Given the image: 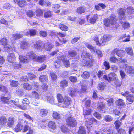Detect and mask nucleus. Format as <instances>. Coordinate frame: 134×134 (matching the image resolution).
Here are the masks:
<instances>
[{
    "instance_id": "obj_1",
    "label": "nucleus",
    "mask_w": 134,
    "mask_h": 134,
    "mask_svg": "<svg viewBox=\"0 0 134 134\" xmlns=\"http://www.w3.org/2000/svg\"><path fill=\"white\" fill-rule=\"evenodd\" d=\"M81 57L83 60V62L84 64L83 65L90 67L92 65L93 63V60L91 55L86 51H83L82 52Z\"/></svg>"
},
{
    "instance_id": "obj_2",
    "label": "nucleus",
    "mask_w": 134,
    "mask_h": 134,
    "mask_svg": "<svg viewBox=\"0 0 134 134\" xmlns=\"http://www.w3.org/2000/svg\"><path fill=\"white\" fill-rule=\"evenodd\" d=\"M111 35H104L100 38L99 41L98 40V37L96 36L94 38V40L96 42V44L99 46L100 45H105L106 42L111 39Z\"/></svg>"
},
{
    "instance_id": "obj_3",
    "label": "nucleus",
    "mask_w": 134,
    "mask_h": 134,
    "mask_svg": "<svg viewBox=\"0 0 134 134\" xmlns=\"http://www.w3.org/2000/svg\"><path fill=\"white\" fill-rule=\"evenodd\" d=\"M11 103H12V105H14L19 108L23 110H26V105L29 103V100L26 98H25L23 100L22 103L24 104H26V105H20L19 104L18 102L15 101H10Z\"/></svg>"
},
{
    "instance_id": "obj_4",
    "label": "nucleus",
    "mask_w": 134,
    "mask_h": 134,
    "mask_svg": "<svg viewBox=\"0 0 134 134\" xmlns=\"http://www.w3.org/2000/svg\"><path fill=\"white\" fill-rule=\"evenodd\" d=\"M116 19L114 16H111L109 19H104V21L105 25L108 27L110 24L112 25H115L116 23Z\"/></svg>"
},
{
    "instance_id": "obj_5",
    "label": "nucleus",
    "mask_w": 134,
    "mask_h": 134,
    "mask_svg": "<svg viewBox=\"0 0 134 134\" xmlns=\"http://www.w3.org/2000/svg\"><path fill=\"white\" fill-rule=\"evenodd\" d=\"M66 122L67 125L71 127H75L77 125L75 119L72 116L68 117L66 119Z\"/></svg>"
},
{
    "instance_id": "obj_6",
    "label": "nucleus",
    "mask_w": 134,
    "mask_h": 134,
    "mask_svg": "<svg viewBox=\"0 0 134 134\" xmlns=\"http://www.w3.org/2000/svg\"><path fill=\"white\" fill-rule=\"evenodd\" d=\"M116 76L115 73L111 72L109 74L108 76L106 75H104L103 78L104 79L108 82L112 81L116 79Z\"/></svg>"
},
{
    "instance_id": "obj_7",
    "label": "nucleus",
    "mask_w": 134,
    "mask_h": 134,
    "mask_svg": "<svg viewBox=\"0 0 134 134\" xmlns=\"http://www.w3.org/2000/svg\"><path fill=\"white\" fill-rule=\"evenodd\" d=\"M111 53L114 54L116 53L118 56L122 57L125 55V52L123 50H119L118 48H116L112 51Z\"/></svg>"
},
{
    "instance_id": "obj_8",
    "label": "nucleus",
    "mask_w": 134,
    "mask_h": 134,
    "mask_svg": "<svg viewBox=\"0 0 134 134\" xmlns=\"http://www.w3.org/2000/svg\"><path fill=\"white\" fill-rule=\"evenodd\" d=\"M44 96L45 97V100H46L48 102L52 104L54 103V98L50 93H49L47 94H45Z\"/></svg>"
},
{
    "instance_id": "obj_9",
    "label": "nucleus",
    "mask_w": 134,
    "mask_h": 134,
    "mask_svg": "<svg viewBox=\"0 0 134 134\" xmlns=\"http://www.w3.org/2000/svg\"><path fill=\"white\" fill-rule=\"evenodd\" d=\"M71 99L70 97L66 96L65 97L64 100L62 103V104H64L62 107H66V106L69 105L70 104Z\"/></svg>"
},
{
    "instance_id": "obj_10",
    "label": "nucleus",
    "mask_w": 134,
    "mask_h": 134,
    "mask_svg": "<svg viewBox=\"0 0 134 134\" xmlns=\"http://www.w3.org/2000/svg\"><path fill=\"white\" fill-rule=\"evenodd\" d=\"M44 43L42 42H37L34 45L35 47L38 51H42L44 48Z\"/></svg>"
},
{
    "instance_id": "obj_11",
    "label": "nucleus",
    "mask_w": 134,
    "mask_h": 134,
    "mask_svg": "<svg viewBox=\"0 0 134 134\" xmlns=\"http://www.w3.org/2000/svg\"><path fill=\"white\" fill-rule=\"evenodd\" d=\"M38 34V32L35 29H31L26 32L25 34L27 36H34Z\"/></svg>"
},
{
    "instance_id": "obj_12",
    "label": "nucleus",
    "mask_w": 134,
    "mask_h": 134,
    "mask_svg": "<svg viewBox=\"0 0 134 134\" xmlns=\"http://www.w3.org/2000/svg\"><path fill=\"white\" fill-rule=\"evenodd\" d=\"M117 11L119 13L120 18H123L125 15L126 10L123 8L118 9Z\"/></svg>"
},
{
    "instance_id": "obj_13",
    "label": "nucleus",
    "mask_w": 134,
    "mask_h": 134,
    "mask_svg": "<svg viewBox=\"0 0 134 134\" xmlns=\"http://www.w3.org/2000/svg\"><path fill=\"white\" fill-rule=\"evenodd\" d=\"M125 71L129 74L134 73V68L132 66H127L125 68Z\"/></svg>"
},
{
    "instance_id": "obj_14",
    "label": "nucleus",
    "mask_w": 134,
    "mask_h": 134,
    "mask_svg": "<svg viewBox=\"0 0 134 134\" xmlns=\"http://www.w3.org/2000/svg\"><path fill=\"white\" fill-rule=\"evenodd\" d=\"M99 104L97 108L98 111H101L104 110L105 106V104L104 103L100 102L99 103Z\"/></svg>"
},
{
    "instance_id": "obj_15",
    "label": "nucleus",
    "mask_w": 134,
    "mask_h": 134,
    "mask_svg": "<svg viewBox=\"0 0 134 134\" xmlns=\"http://www.w3.org/2000/svg\"><path fill=\"white\" fill-rule=\"evenodd\" d=\"M15 57L14 54L10 53L8 54V60L11 62L12 63L14 60Z\"/></svg>"
},
{
    "instance_id": "obj_16",
    "label": "nucleus",
    "mask_w": 134,
    "mask_h": 134,
    "mask_svg": "<svg viewBox=\"0 0 134 134\" xmlns=\"http://www.w3.org/2000/svg\"><path fill=\"white\" fill-rule=\"evenodd\" d=\"M70 93L71 96H76L79 94V91L75 89L72 88L70 90Z\"/></svg>"
},
{
    "instance_id": "obj_17",
    "label": "nucleus",
    "mask_w": 134,
    "mask_h": 134,
    "mask_svg": "<svg viewBox=\"0 0 134 134\" xmlns=\"http://www.w3.org/2000/svg\"><path fill=\"white\" fill-rule=\"evenodd\" d=\"M68 55L70 57H73L76 56L77 52L75 50L71 49L68 51Z\"/></svg>"
},
{
    "instance_id": "obj_18",
    "label": "nucleus",
    "mask_w": 134,
    "mask_h": 134,
    "mask_svg": "<svg viewBox=\"0 0 134 134\" xmlns=\"http://www.w3.org/2000/svg\"><path fill=\"white\" fill-rule=\"evenodd\" d=\"M7 122V120L6 117L4 116H0V125H5Z\"/></svg>"
},
{
    "instance_id": "obj_19",
    "label": "nucleus",
    "mask_w": 134,
    "mask_h": 134,
    "mask_svg": "<svg viewBox=\"0 0 134 134\" xmlns=\"http://www.w3.org/2000/svg\"><path fill=\"white\" fill-rule=\"evenodd\" d=\"M46 60V57L45 55H41L40 56H37L36 60L39 62L42 63Z\"/></svg>"
},
{
    "instance_id": "obj_20",
    "label": "nucleus",
    "mask_w": 134,
    "mask_h": 134,
    "mask_svg": "<svg viewBox=\"0 0 134 134\" xmlns=\"http://www.w3.org/2000/svg\"><path fill=\"white\" fill-rule=\"evenodd\" d=\"M19 59L20 61L25 63H27L29 61L27 57L23 55H20L19 56Z\"/></svg>"
},
{
    "instance_id": "obj_21",
    "label": "nucleus",
    "mask_w": 134,
    "mask_h": 134,
    "mask_svg": "<svg viewBox=\"0 0 134 134\" xmlns=\"http://www.w3.org/2000/svg\"><path fill=\"white\" fill-rule=\"evenodd\" d=\"M14 118L13 117H9L7 125L9 127H12L14 124Z\"/></svg>"
},
{
    "instance_id": "obj_22",
    "label": "nucleus",
    "mask_w": 134,
    "mask_h": 134,
    "mask_svg": "<svg viewBox=\"0 0 134 134\" xmlns=\"http://www.w3.org/2000/svg\"><path fill=\"white\" fill-rule=\"evenodd\" d=\"M7 40L5 38H3L0 41V43L4 45H6L5 46L4 48H5L7 47L8 48L10 49L9 46H7Z\"/></svg>"
},
{
    "instance_id": "obj_23",
    "label": "nucleus",
    "mask_w": 134,
    "mask_h": 134,
    "mask_svg": "<svg viewBox=\"0 0 134 134\" xmlns=\"http://www.w3.org/2000/svg\"><path fill=\"white\" fill-rule=\"evenodd\" d=\"M39 80L41 82H47L48 80V76L46 75H41L40 76Z\"/></svg>"
},
{
    "instance_id": "obj_24",
    "label": "nucleus",
    "mask_w": 134,
    "mask_h": 134,
    "mask_svg": "<svg viewBox=\"0 0 134 134\" xmlns=\"http://www.w3.org/2000/svg\"><path fill=\"white\" fill-rule=\"evenodd\" d=\"M125 51L130 56H133L134 53L133 49L131 47H126L125 49Z\"/></svg>"
},
{
    "instance_id": "obj_25",
    "label": "nucleus",
    "mask_w": 134,
    "mask_h": 134,
    "mask_svg": "<svg viewBox=\"0 0 134 134\" xmlns=\"http://www.w3.org/2000/svg\"><path fill=\"white\" fill-rule=\"evenodd\" d=\"M27 55L29 56L30 59H34L36 60L37 56L32 52H29L27 53Z\"/></svg>"
},
{
    "instance_id": "obj_26",
    "label": "nucleus",
    "mask_w": 134,
    "mask_h": 134,
    "mask_svg": "<svg viewBox=\"0 0 134 134\" xmlns=\"http://www.w3.org/2000/svg\"><path fill=\"white\" fill-rule=\"evenodd\" d=\"M86 130L84 127L81 126L79 127L78 134H86Z\"/></svg>"
},
{
    "instance_id": "obj_27",
    "label": "nucleus",
    "mask_w": 134,
    "mask_h": 134,
    "mask_svg": "<svg viewBox=\"0 0 134 134\" xmlns=\"http://www.w3.org/2000/svg\"><path fill=\"white\" fill-rule=\"evenodd\" d=\"M53 45L49 43H46L45 46H44V48L47 51H50L53 47Z\"/></svg>"
},
{
    "instance_id": "obj_28",
    "label": "nucleus",
    "mask_w": 134,
    "mask_h": 134,
    "mask_svg": "<svg viewBox=\"0 0 134 134\" xmlns=\"http://www.w3.org/2000/svg\"><path fill=\"white\" fill-rule=\"evenodd\" d=\"M29 44L27 42L23 41L21 42L20 46L22 49H24L27 48L29 46Z\"/></svg>"
},
{
    "instance_id": "obj_29",
    "label": "nucleus",
    "mask_w": 134,
    "mask_h": 134,
    "mask_svg": "<svg viewBox=\"0 0 134 134\" xmlns=\"http://www.w3.org/2000/svg\"><path fill=\"white\" fill-rule=\"evenodd\" d=\"M86 47L92 53H94L96 51V48L92 45L88 44H86Z\"/></svg>"
},
{
    "instance_id": "obj_30",
    "label": "nucleus",
    "mask_w": 134,
    "mask_h": 134,
    "mask_svg": "<svg viewBox=\"0 0 134 134\" xmlns=\"http://www.w3.org/2000/svg\"><path fill=\"white\" fill-rule=\"evenodd\" d=\"M23 88L26 90H30L32 89L31 86L27 83H24L23 85Z\"/></svg>"
},
{
    "instance_id": "obj_31",
    "label": "nucleus",
    "mask_w": 134,
    "mask_h": 134,
    "mask_svg": "<svg viewBox=\"0 0 134 134\" xmlns=\"http://www.w3.org/2000/svg\"><path fill=\"white\" fill-rule=\"evenodd\" d=\"M68 82L65 80H62L60 82V87H65L68 86Z\"/></svg>"
},
{
    "instance_id": "obj_32",
    "label": "nucleus",
    "mask_w": 134,
    "mask_h": 134,
    "mask_svg": "<svg viewBox=\"0 0 134 134\" xmlns=\"http://www.w3.org/2000/svg\"><path fill=\"white\" fill-rule=\"evenodd\" d=\"M48 126L50 128L53 130L55 129L56 127L55 123L52 121H50L49 122Z\"/></svg>"
},
{
    "instance_id": "obj_33",
    "label": "nucleus",
    "mask_w": 134,
    "mask_h": 134,
    "mask_svg": "<svg viewBox=\"0 0 134 134\" xmlns=\"http://www.w3.org/2000/svg\"><path fill=\"white\" fill-rule=\"evenodd\" d=\"M29 130V132L26 134H32L33 131L32 130L30 129L27 125H26L24 127L23 132H26Z\"/></svg>"
},
{
    "instance_id": "obj_34",
    "label": "nucleus",
    "mask_w": 134,
    "mask_h": 134,
    "mask_svg": "<svg viewBox=\"0 0 134 134\" xmlns=\"http://www.w3.org/2000/svg\"><path fill=\"white\" fill-rule=\"evenodd\" d=\"M97 18V15L95 14L89 19V21L91 24H94L95 23L96 20Z\"/></svg>"
},
{
    "instance_id": "obj_35",
    "label": "nucleus",
    "mask_w": 134,
    "mask_h": 134,
    "mask_svg": "<svg viewBox=\"0 0 134 134\" xmlns=\"http://www.w3.org/2000/svg\"><path fill=\"white\" fill-rule=\"evenodd\" d=\"M116 104L118 106H123L125 104L124 101L121 99H118L116 101Z\"/></svg>"
},
{
    "instance_id": "obj_36",
    "label": "nucleus",
    "mask_w": 134,
    "mask_h": 134,
    "mask_svg": "<svg viewBox=\"0 0 134 134\" xmlns=\"http://www.w3.org/2000/svg\"><path fill=\"white\" fill-rule=\"evenodd\" d=\"M53 117L54 118L56 119H58L60 118V115L56 112H53Z\"/></svg>"
},
{
    "instance_id": "obj_37",
    "label": "nucleus",
    "mask_w": 134,
    "mask_h": 134,
    "mask_svg": "<svg viewBox=\"0 0 134 134\" xmlns=\"http://www.w3.org/2000/svg\"><path fill=\"white\" fill-rule=\"evenodd\" d=\"M57 100L59 102L62 103L64 98L60 94H58L57 95Z\"/></svg>"
},
{
    "instance_id": "obj_38",
    "label": "nucleus",
    "mask_w": 134,
    "mask_h": 134,
    "mask_svg": "<svg viewBox=\"0 0 134 134\" xmlns=\"http://www.w3.org/2000/svg\"><path fill=\"white\" fill-rule=\"evenodd\" d=\"M127 11L129 14H132L134 12V9L132 7H128L127 8Z\"/></svg>"
},
{
    "instance_id": "obj_39",
    "label": "nucleus",
    "mask_w": 134,
    "mask_h": 134,
    "mask_svg": "<svg viewBox=\"0 0 134 134\" xmlns=\"http://www.w3.org/2000/svg\"><path fill=\"white\" fill-rule=\"evenodd\" d=\"M48 113L47 110L44 109H42L40 110V115L42 117L46 116Z\"/></svg>"
},
{
    "instance_id": "obj_40",
    "label": "nucleus",
    "mask_w": 134,
    "mask_h": 134,
    "mask_svg": "<svg viewBox=\"0 0 134 134\" xmlns=\"http://www.w3.org/2000/svg\"><path fill=\"white\" fill-rule=\"evenodd\" d=\"M85 10V8L83 7H80L77 9V12L81 14L83 13Z\"/></svg>"
},
{
    "instance_id": "obj_41",
    "label": "nucleus",
    "mask_w": 134,
    "mask_h": 134,
    "mask_svg": "<svg viewBox=\"0 0 134 134\" xmlns=\"http://www.w3.org/2000/svg\"><path fill=\"white\" fill-rule=\"evenodd\" d=\"M114 100L113 98H111L108 100L107 102V104L108 106H113V105Z\"/></svg>"
},
{
    "instance_id": "obj_42",
    "label": "nucleus",
    "mask_w": 134,
    "mask_h": 134,
    "mask_svg": "<svg viewBox=\"0 0 134 134\" xmlns=\"http://www.w3.org/2000/svg\"><path fill=\"white\" fill-rule=\"evenodd\" d=\"M23 128V126L20 124H18L15 128L16 131L18 132L20 131Z\"/></svg>"
},
{
    "instance_id": "obj_43",
    "label": "nucleus",
    "mask_w": 134,
    "mask_h": 134,
    "mask_svg": "<svg viewBox=\"0 0 134 134\" xmlns=\"http://www.w3.org/2000/svg\"><path fill=\"white\" fill-rule=\"evenodd\" d=\"M105 121L106 122H109L112 121L113 119V118L110 115H106L104 117Z\"/></svg>"
},
{
    "instance_id": "obj_44",
    "label": "nucleus",
    "mask_w": 134,
    "mask_h": 134,
    "mask_svg": "<svg viewBox=\"0 0 134 134\" xmlns=\"http://www.w3.org/2000/svg\"><path fill=\"white\" fill-rule=\"evenodd\" d=\"M134 97L131 94H129L127 97V99L131 103L133 102L134 100Z\"/></svg>"
},
{
    "instance_id": "obj_45",
    "label": "nucleus",
    "mask_w": 134,
    "mask_h": 134,
    "mask_svg": "<svg viewBox=\"0 0 134 134\" xmlns=\"http://www.w3.org/2000/svg\"><path fill=\"white\" fill-rule=\"evenodd\" d=\"M66 59V57L65 55H61L58 57V61L60 62L62 61V62Z\"/></svg>"
},
{
    "instance_id": "obj_46",
    "label": "nucleus",
    "mask_w": 134,
    "mask_h": 134,
    "mask_svg": "<svg viewBox=\"0 0 134 134\" xmlns=\"http://www.w3.org/2000/svg\"><path fill=\"white\" fill-rule=\"evenodd\" d=\"M39 34L41 37H45L47 36V33L45 31H41L39 32Z\"/></svg>"
},
{
    "instance_id": "obj_47",
    "label": "nucleus",
    "mask_w": 134,
    "mask_h": 134,
    "mask_svg": "<svg viewBox=\"0 0 134 134\" xmlns=\"http://www.w3.org/2000/svg\"><path fill=\"white\" fill-rule=\"evenodd\" d=\"M13 36L15 39H16L21 38L23 35L22 34H21L20 33H17L13 34Z\"/></svg>"
},
{
    "instance_id": "obj_48",
    "label": "nucleus",
    "mask_w": 134,
    "mask_h": 134,
    "mask_svg": "<svg viewBox=\"0 0 134 134\" xmlns=\"http://www.w3.org/2000/svg\"><path fill=\"white\" fill-rule=\"evenodd\" d=\"M16 94L18 96H22L23 95V90L22 89L19 88L16 92Z\"/></svg>"
},
{
    "instance_id": "obj_49",
    "label": "nucleus",
    "mask_w": 134,
    "mask_h": 134,
    "mask_svg": "<svg viewBox=\"0 0 134 134\" xmlns=\"http://www.w3.org/2000/svg\"><path fill=\"white\" fill-rule=\"evenodd\" d=\"M89 73L86 71H85L83 74L81 75L82 77L85 79H87L89 77Z\"/></svg>"
},
{
    "instance_id": "obj_50",
    "label": "nucleus",
    "mask_w": 134,
    "mask_h": 134,
    "mask_svg": "<svg viewBox=\"0 0 134 134\" xmlns=\"http://www.w3.org/2000/svg\"><path fill=\"white\" fill-rule=\"evenodd\" d=\"M32 93L33 97L36 99H39V95L37 92L34 91L32 92Z\"/></svg>"
},
{
    "instance_id": "obj_51",
    "label": "nucleus",
    "mask_w": 134,
    "mask_h": 134,
    "mask_svg": "<svg viewBox=\"0 0 134 134\" xmlns=\"http://www.w3.org/2000/svg\"><path fill=\"white\" fill-rule=\"evenodd\" d=\"M18 85V82L17 81H12L10 82V85L12 87H15L17 86Z\"/></svg>"
},
{
    "instance_id": "obj_52",
    "label": "nucleus",
    "mask_w": 134,
    "mask_h": 134,
    "mask_svg": "<svg viewBox=\"0 0 134 134\" xmlns=\"http://www.w3.org/2000/svg\"><path fill=\"white\" fill-rule=\"evenodd\" d=\"M91 113V110L88 109V110H84L83 111V114L85 116V118H86V116L90 115Z\"/></svg>"
},
{
    "instance_id": "obj_53",
    "label": "nucleus",
    "mask_w": 134,
    "mask_h": 134,
    "mask_svg": "<svg viewBox=\"0 0 134 134\" xmlns=\"http://www.w3.org/2000/svg\"><path fill=\"white\" fill-rule=\"evenodd\" d=\"M62 131L64 133H67L69 132V130L64 125H62L61 128Z\"/></svg>"
},
{
    "instance_id": "obj_54",
    "label": "nucleus",
    "mask_w": 134,
    "mask_h": 134,
    "mask_svg": "<svg viewBox=\"0 0 134 134\" xmlns=\"http://www.w3.org/2000/svg\"><path fill=\"white\" fill-rule=\"evenodd\" d=\"M59 28L61 30L64 31H66L68 30V27L66 25L63 24L60 25L59 26Z\"/></svg>"
},
{
    "instance_id": "obj_55",
    "label": "nucleus",
    "mask_w": 134,
    "mask_h": 134,
    "mask_svg": "<svg viewBox=\"0 0 134 134\" xmlns=\"http://www.w3.org/2000/svg\"><path fill=\"white\" fill-rule=\"evenodd\" d=\"M105 85L103 83H101L98 85L97 88L98 89L100 90H102L105 88Z\"/></svg>"
},
{
    "instance_id": "obj_56",
    "label": "nucleus",
    "mask_w": 134,
    "mask_h": 134,
    "mask_svg": "<svg viewBox=\"0 0 134 134\" xmlns=\"http://www.w3.org/2000/svg\"><path fill=\"white\" fill-rule=\"evenodd\" d=\"M87 87L85 86H82L81 89L79 91V94L85 93L87 90Z\"/></svg>"
},
{
    "instance_id": "obj_57",
    "label": "nucleus",
    "mask_w": 134,
    "mask_h": 134,
    "mask_svg": "<svg viewBox=\"0 0 134 134\" xmlns=\"http://www.w3.org/2000/svg\"><path fill=\"white\" fill-rule=\"evenodd\" d=\"M63 64L66 67H69L70 65V63L69 62V60H67L66 59L64 62H63Z\"/></svg>"
},
{
    "instance_id": "obj_58",
    "label": "nucleus",
    "mask_w": 134,
    "mask_h": 134,
    "mask_svg": "<svg viewBox=\"0 0 134 134\" xmlns=\"http://www.w3.org/2000/svg\"><path fill=\"white\" fill-rule=\"evenodd\" d=\"M1 99L2 101L7 104H9V103L10 102H9V99L7 97H2Z\"/></svg>"
},
{
    "instance_id": "obj_59",
    "label": "nucleus",
    "mask_w": 134,
    "mask_h": 134,
    "mask_svg": "<svg viewBox=\"0 0 134 134\" xmlns=\"http://www.w3.org/2000/svg\"><path fill=\"white\" fill-rule=\"evenodd\" d=\"M50 75L52 79L53 80H55L57 78V76L53 72L50 73Z\"/></svg>"
},
{
    "instance_id": "obj_60",
    "label": "nucleus",
    "mask_w": 134,
    "mask_h": 134,
    "mask_svg": "<svg viewBox=\"0 0 134 134\" xmlns=\"http://www.w3.org/2000/svg\"><path fill=\"white\" fill-rule=\"evenodd\" d=\"M71 66L72 69L74 70L77 71V70L78 69L77 64L76 63H72Z\"/></svg>"
},
{
    "instance_id": "obj_61",
    "label": "nucleus",
    "mask_w": 134,
    "mask_h": 134,
    "mask_svg": "<svg viewBox=\"0 0 134 134\" xmlns=\"http://www.w3.org/2000/svg\"><path fill=\"white\" fill-rule=\"evenodd\" d=\"M27 15L29 17L33 16L35 15V13L32 10H29L26 13Z\"/></svg>"
},
{
    "instance_id": "obj_62",
    "label": "nucleus",
    "mask_w": 134,
    "mask_h": 134,
    "mask_svg": "<svg viewBox=\"0 0 134 134\" xmlns=\"http://www.w3.org/2000/svg\"><path fill=\"white\" fill-rule=\"evenodd\" d=\"M121 24H122L123 27L124 28V29H126L130 27V24L127 22H123Z\"/></svg>"
},
{
    "instance_id": "obj_63",
    "label": "nucleus",
    "mask_w": 134,
    "mask_h": 134,
    "mask_svg": "<svg viewBox=\"0 0 134 134\" xmlns=\"http://www.w3.org/2000/svg\"><path fill=\"white\" fill-rule=\"evenodd\" d=\"M70 81L72 82H76L77 79L76 77L71 76L69 77Z\"/></svg>"
},
{
    "instance_id": "obj_64",
    "label": "nucleus",
    "mask_w": 134,
    "mask_h": 134,
    "mask_svg": "<svg viewBox=\"0 0 134 134\" xmlns=\"http://www.w3.org/2000/svg\"><path fill=\"white\" fill-rule=\"evenodd\" d=\"M95 134H99V132L101 133V134H106L105 133V130L104 129L102 128L100 129L99 132H97L96 131H94Z\"/></svg>"
}]
</instances>
